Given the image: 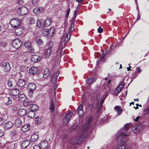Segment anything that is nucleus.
Wrapping results in <instances>:
<instances>
[{"mask_svg":"<svg viewBox=\"0 0 149 149\" xmlns=\"http://www.w3.org/2000/svg\"><path fill=\"white\" fill-rule=\"evenodd\" d=\"M130 129L129 124H127L124 125L123 129L119 130L116 134V139L117 140H120V144L124 143L126 141L125 136L129 135L130 133L129 132H125L128 130Z\"/></svg>","mask_w":149,"mask_h":149,"instance_id":"f257e3e1","label":"nucleus"},{"mask_svg":"<svg viewBox=\"0 0 149 149\" xmlns=\"http://www.w3.org/2000/svg\"><path fill=\"white\" fill-rule=\"evenodd\" d=\"M70 33H64L61 38L58 49L57 51L56 54L57 56L61 57L63 49L65 47L66 43L68 42L70 38Z\"/></svg>","mask_w":149,"mask_h":149,"instance_id":"f03ea898","label":"nucleus"},{"mask_svg":"<svg viewBox=\"0 0 149 149\" xmlns=\"http://www.w3.org/2000/svg\"><path fill=\"white\" fill-rule=\"evenodd\" d=\"M53 47V44L52 42L50 41L48 44V48L45 50L44 54L46 57H48L52 53Z\"/></svg>","mask_w":149,"mask_h":149,"instance_id":"7ed1b4c3","label":"nucleus"},{"mask_svg":"<svg viewBox=\"0 0 149 149\" xmlns=\"http://www.w3.org/2000/svg\"><path fill=\"white\" fill-rule=\"evenodd\" d=\"M54 29L53 28H51L49 29H43L42 30V33L44 36H46L49 35V36H52L54 33Z\"/></svg>","mask_w":149,"mask_h":149,"instance_id":"20e7f679","label":"nucleus"},{"mask_svg":"<svg viewBox=\"0 0 149 149\" xmlns=\"http://www.w3.org/2000/svg\"><path fill=\"white\" fill-rule=\"evenodd\" d=\"M21 23V20L17 18L13 19L10 22L11 26L15 28L18 27L20 25Z\"/></svg>","mask_w":149,"mask_h":149,"instance_id":"39448f33","label":"nucleus"},{"mask_svg":"<svg viewBox=\"0 0 149 149\" xmlns=\"http://www.w3.org/2000/svg\"><path fill=\"white\" fill-rule=\"evenodd\" d=\"M18 14L21 15H23L27 14L28 12V9L25 6H21L17 9Z\"/></svg>","mask_w":149,"mask_h":149,"instance_id":"423d86ee","label":"nucleus"},{"mask_svg":"<svg viewBox=\"0 0 149 149\" xmlns=\"http://www.w3.org/2000/svg\"><path fill=\"white\" fill-rule=\"evenodd\" d=\"M22 44L21 40L18 38H16L14 40L12 43L13 47L18 49L20 47Z\"/></svg>","mask_w":149,"mask_h":149,"instance_id":"0eeeda50","label":"nucleus"},{"mask_svg":"<svg viewBox=\"0 0 149 149\" xmlns=\"http://www.w3.org/2000/svg\"><path fill=\"white\" fill-rule=\"evenodd\" d=\"M29 109L31 110V111L29 112V114H32L33 116H29V117H30L31 118H33L34 117V113L33 112V111H36L38 110V107L36 105L32 104L29 107Z\"/></svg>","mask_w":149,"mask_h":149,"instance_id":"6e6552de","label":"nucleus"},{"mask_svg":"<svg viewBox=\"0 0 149 149\" xmlns=\"http://www.w3.org/2000/svg\"><path fill=\"white\" fill-rule=\"evenodd\" d=\"M73 113L70 112L67 113L63 119V124L64 125H67L70 119V118L73 115Z\"/></svg>","mask_w":149,"mask_h":149,"instance_id":"1a4fd4ad","label":"nucleus"},{"mask_svg":"<svg viewBox=\"0 0 149 149\" xmlns=\"http://www.w3.org/2000/svg\"><path fill=\"white\" fill-rule=\"evenodd\" d=\"M3 70L5 72H8L10 69L9 63L7 62H3L2 64Z\"/></svg>","mask_w":149,"mask_h":149,"instance_id":"9d476101","label":"nucleus"},{"mask_svg":"<svg viewBox=\"0 0 149 149\" xmlns=\"http://www.w3.org/2000/svg\"><path fill=\"white\" fill-rule=\"evenodd\" d=\"M124 87V85L123 84L122 82H120L118 86L116 88L115 91V93L116 95H118L119 93H120L122 90V88Z\"/></svg>","mask_w":149,"mask_h":149,"instance_id":"9b49d317","label":"nucleus"},{"mask_svg":"<svg viewBox=\"0 0 149 149\" xmlns=\"http://www.w3.org/2000/svg\"><path fill=\"white\" fill-rule=\"evenodd\" d=\"M31 59L32 61L36 62L40 61L41 59V57L38 55H33L32 56Z\"/></svg>","mask_w":149,"mask_h":149,"instance_id":"f8f14e48","label":"nucleus"},{"mask_svg":"<svg viewBox=\"0 0 149 149\" xmlns=\"http://www.w3.org/2000/svg\"><path fill=\"white\" fill-rule=\"evenodd\" d=\"M27 88L29 91H34L36 88V86L33 83L29 84L27 86Z\"/></svg>","mask_w":149,"mask_h":149,"instance_id":"ddd939ff","label":"nucleus"},{"mask_svg":"<svg viewBox=\"0 0 149 149\" xmlns=\"http://www.w3.org/2000/svg\"><path fill=\"white\" fill-rule=\"evenodd\" d=\"M24 31V29L22 27H20L16 29L15 31V33L17 35L20 36L22 34Z\"/></svg>","mask_w":149,"mask_h":149,"instance_id":"4468645a","label":"nucleus"},{"mask_svg":"<svg viewBox=\"0 0 149 149\" xmlns=\"http://www.w3.org/2000/svg\"><path fill=\"white\" fill-rule=\"evenodd\" d=\"M48 143L47 141L44 140L40 143V146L41 149H45L47 146Z\"/></svg>","mask_w":149,"mask_h":149,"instance_id":"2eb2a0df","label":"nucleus"},{"mask_svg":"<svg viewBox=\"0 0 149 149\" xmlns=\"http://www.w3.org/2000/svg\"><path fill=\"white\" fill-rule=\"evenodd\" d=\"M38 135L36 134H33L31 137L30 141L31 142H35L38 140Z\"/></svg>","mask_w":149,"mask_h":149,"instance_id":"dca6fc26","label":"nucleus"},{"mask_svg":"<svg viewBox=\"0 0 149 149\" xmlns=\"http://www.w3.org/2000/svg\"><path fill=\"white\" fill-rule=\"evenodd\" d=\"M26 84V81L22 79H19L17 84V86L20 87H22L24 86Z\"/></svg>","mask_w":149,"mask_h":149,"instance_id":"f3484780","label":"nucleus"},{"mask_svg":"<svg viewBox=\"0 0 149 149\" xmlns=\"http://www.w3.org/2000/svg\"><path fill=\"white\" fill-rule=\"evenodd\" d=\"M44 11L43 8H36L33 10V12L35 13L38 14L40 13L43 12Z\"/></svg>","mask_w":149,"mask_h":149,"instance_id":"a211bd4d","label":"nucleus"},{"mask_svg":"<svg viewBox=\"0 0 149 149\" xmlns=\"http://www.w3.org/2000/svg\"><path fill=\"white\" fill-rule=\"evenodd\" d=\"M82 106L81 104L77 109V113L79 116H82L83 113L84 111L83 110Z\"/></svg>","mask_w":149,"mask_h":149,"instance_id":"6ab92c4d","label":"nucleus"},{"mask_svg":"<svg viewBox=\"0 0 149 149\" xmlns=\"http://www.w3.org/2000/svg\"><path fill=\"white\" fill-rule=\"evenodd\" d=\"M30 144L29 141L27 140H24L22 143L21 147L23 148H26Z\"/></svg>","mask_w":149,"mask_h":149,"instance_id":"aec40b11","label":"nucleus"},{"mask_svg":"<svg viewBox=\"0 0 149 149\" xmlns=\"http://www.w3.org/2000/svg\"><path fill=\"white\" fill-rule=\"evenodd\" d=\"M13 126V123L12 122L9 121L3 125L4 128L7 129L10 128Z\"/></svg>","mask_w":149,"mask_h":149,"instance_id":"412c9836","label":"nucleus"},{"mask_svg":"<svg viewBox=\"0 0 149 149\" xmlns=\"http://www.w3.org/2000/svg\"><path fill=\"white\" fill-rule=\"evenodd\" d=\"M114 110L115 111L117 112L118 115H120L123 111V109L121 108L120 107L118 106H116L114 107Z\"/></svg>","mask_w":149,"mask_h":149,"instance_id":"4be33fe9","label":"nucleus"},{"mask_svg":"<svg viewBox=\"0 0 149 149\" xmlns=\"http://www.w3.org/2000/svg\"><path fill=\"white\" fill-rule=\"evenodd\" d=\"M37 71V68L35 67H32L29 70V73L31 74H36Z\"/></svg>","mask_w":149,"mask_h":149,"instance_id":"5701e85b","label":"nucleus"},{"mask_svg":"<svg viewBox=\"0 0 149 149\" xmlns=\"http://www.w3.org/2000/svg\"><path fill=\"white\" fill-rule=\"evenodd\" d=\"M51 19L50 18H47L45 22H43L44 26L46 27L49 26L51 24Z\"/></svg>","mask_w":149,"mask_h":149,"instance_id":"b1692460","label":"nucleus"},{"mask_svg":"<svg viewBox=\"0 0 149 149\" xmlns=\"http://www.w3.org/2000/svg\"><path fill=\"white\" fill-rule=\"evenodd\" d=\"M22 122L20 118L16 119L15 121V125L17 127H18L22 125Z\"/></svg>","mask_w":149,"mask_h":149,"instance_id":"393cba45","label":"nucleus"},{"mask_svg":"<svg viewBox=\"0 0 149 149\" xmlns=\"http://www.w3.org/2000/svg\"><path fill=\"white\" fill-rule=\"evenodd\" d=\"M26 110L23 109H20L18 111V114L20 116H23L26 114Z\"/></svg>","mask_w":149,"mask_h":149,"instance_id":"a878e982","label":"nucleus"},{"mask_svg":"<svg viewBox=\"0 0 149 149\" xmlns=\"http://www.w3.org/2000/svg\"><path fill=\"white\" fill-rule=\"evenodd\" d=\"M50 74V72L49 69L47 68H46L45 69L43 72V77L45 78H47L49 75Z\"/></svg>","mask_w":149,"mask_h":149,"instance_id":"bb28decb","label":"nucleus"},{"mask_svg":"<svg viewBox=\"0 0 149 149\" xmlns=\"http://www.w3.org/2000/svg\"><path fill=\"white\" fill-rule=\"evenodd\" d=\"M36 25L39 28L43 27L44 26L43 22H42V20H38L36 23Z\"/></svg>","mask_w":149,"mask_h":149,"instance_id":"cd10ccee","label":"nucleus"},{"mask_svg":"<svg viewBox=\"0 0 149 149\" xmlns=\"http://www.w3.org/2000/svg\"><path fill=\"white\" fill-rule=\"evenodd\" d=\"M126 145L125 143L123 144L118 145L114 148V149H125Z\"/></svg>","mask_w":149,"mask_h":149,"instance_id":"c85d7f7f","label":"nucleus"},{"mask_svg":"<svg viewBox=\"0 0 149 149\" xmlns=\"http://www.w3.org/2000/svg\"><path fill=\"white\" fill-rule=\"evenodd\" d=\"M17 89H15L13 91V92L14 93H15V92H16V93L13 94L14 95L13 96L12 98L14 100H16L17 99V95L19 93V91H20L19 90H18V92L17 91Z\"/></svg>","mask_w":149,"mask_h":149,"instance_id":"c756f323","label":"nucleus"},{"mask_svg":"<svg viewBox=\"0 0 149 149\" xmlns=\"http://www.w3.org/2000/svg\"><path fill=\"white\" fill-rule=\"evenodd\" d=\"M25 95L23 94H20L17 95L18 100L19 101H23L25 99Z\"/></svg>","mask_w":149,"mask_h":149,"instance_id":"7c9ffc66","label":"nucleus"},{"mask_svg":"<svg viewBox=\"0 0 149 149\" xmlns=\"http://www.w3.org/2000/svg\"><path fill=\"white\" fill-rule=\"evenodd\" d=\"M34 103V101L32 100H26L25 101L23 104L25 106H27L29 105H31Z\"/></svg>","mask_w":149,"mask_h":149,"instance_id":"2f4dec72","label":"nucleus"},{"mask_svg":"<svg viewBox=\"0 0 149 149\" xmlns=\"http://www.w3.org/2000/svg\"><path fill=\"white\" fill-rule=\"evenodd\" d=\"M4 100L7 102L6 103V105L10 104L12 103L11 99L9 97H6L4 98Z\"/></svg>","mask_w":149,"mask_h":149,"instance_id":"473e14b6","label":"nucleus"},{"mask_svg":"<svg viewBox=\"0 0 149 149\" xmlns=\"http://www.w3.org/2000/svg\"><path fill=\"white\" fill-rule=\"evenodd\" d=\"M96 80L95 78H90L86 80L87 83L88 84H91L94 82Z\"/></svg>","mask_w":149,"mask_h":149,"instance_id":"72a5a7b5","label":"nucleus"},{"mask_svg":"<svg viewBox=\"0 0 149 149\" xmlns=\"http://www.w3.org/2000/svg\"><path fill=\"white\" fill-rule=\"evenodd\" d=\"M29 129V127L28 125H24L22 127V130L24 132L28 130Z\"/></svg>","mask_w":149,"mask_h":149,"instance_id":"f704fd0d","label":"nucleus"},{"mask_svg":"<svg viewBox=\"0 0 149 149\" xmlns=\"http://www.w3.org/2000/svg\"><path fill=\"white\" fill-rule=\"evenodd\" d=\"M36 41L38 45H41L43 44V41L40 39L39 37H37L36 38Z\"/></svg>","mask_w":149,"mask_h":149,"instance_id":"c9c22d12","label":"nucleus"},{"mask_svg":"<svg viewBox=\"0 0 149 149\" xmlns=\"http://www.w3.org/2000/svg\"><path fill=\"white\" fill-rule=\"evenodd\" d=\"M34 121L36 123L38 124L40 123L42 121V119L40 117L38 116L34 119Z\"/></svg>","mask_w":149,"mask_h":149,"instance_id":"e433bc0d","label":"nucleus"},{"mask_svg":"<svg viewBox=\"0 0 149 149\" xmlns=\"http://www.w3.org/2000/svg\"><path fill=\"white\" fill-rule=\"evenodd\" d=\"M91 121V117H90L89 118L88 121L87 122V123L86 125H85V127L86 129H88L90 127L89 125V123H90Z\"/></svg>","mask_w":149,"mask_h":149,"instance_id":"4c0bfd02","label":"nucleus"},{"mask_svg":"<svg viewBox=\"0 0 149 149\" xmlns=\"http://www.w3.org/2000/svg\"><path fill=\"white\" fill-rule=\"evenodd\" d=\"M29 24H33L35 22V20L33 17L30 18L29 19Z\"/></svg>","mask_w":149,"mask_h":149,"instance_id":"58836bf2","label":"nucleus"},{"mask_svg":"<svg viewBox=\"0 0 149 149\" xmlns=\"http://www.w3.org/2000/svg\"><path fill=\"white\" fill-rule=\"evenodd\" d=\"M55 109V105L54 103L53 100L52 101L51 103L50 107V109L52 111H53Z\"/></svg>","mask_w":149,"mask_h":149,"instance_id":"ea45409f","label":"nucleus"},{"mask_svg":"<svg viewBox=\"0 0 149 149\" xmlns=\"http://www.w3.org/2000/svg\"><path fill=\"white\" fill-rule=\"evenodd\" d=\"M7 85H8V86L12 88L13 86V82L10 80H8L7 83Z\"/></svg>","mask_w":149,"mask_h":149,"instance_id":"a19ab883","label":"nucleus"},{"mask_svg":"<svg viewBox=\"0 0 149 149\" xmlns=\"http://www.w3.org/2000/svg\"><path fill=\"white\" fill-rule=\"evenodd\" d=\"M28 51L29 52L33 53L35 52V50L33 46H31L28 48Z\"/></svg>","mask_w":149,"mask_h":149,"instance_id":"79ce46f5","label":"nucleus"},{"mask_svg":"<svg viewBox=\"0 0 149 149\" xmlns=\"http://www.w3.org/2000/svg\"><path fill=\"white\" fill-rule=\"evenodd\" d=\"M105 54H104L103 53L102 54V56L100 57V58L99 60H97V63L96 64H97L98 63L99 61H104V57L105 56Z\"/></svg>","mask_w":149,"mask_h":149,"instance_id":"37998d69","label":"nucleus"},{"mask_svg":"<svg viewBox=\"0 0 149 149\" xmlns=\"http://www.w3.org/2000/svg\"><path fill=\"white\" fill-rule=\"evenodd\" d=\"M24 45L25 47L28 48L31 46V42H27L24 43Z\"/></svg>","mask_w":149,"mask_h":149,"instance_id":"c03bdc74","label":"nucleus"},{"mask_svg":"<svg viewBox=\"0 0 149 149\" xmlns=\"http://www.w3.org/2000/svg\"><path fill=\"white\" fill-rule=\"evenodd\" d=\"M77 142V140L74 138H72L71 140V143L73 144H75Z\"/></svg>","mask_w":149,"mask_h":149,"instance_id":"a18cd8bd","label":"nucleus"},{"mask_svg":"<svg viewBox=\"0 0 149 149\" xmlns=\"http://www.w3.org/2000/svg\"><path fill=\"white\" fill-rule=\"evenodd\" d=\"M70 8L68 7L67 10L66 11V14L65 15V17L66 18L68 17L69 15L70 12Z\"/></svg>","mask_w":149,"mask_h":149,"instance_id":"49530a36","label":"nucleus"},{"mask_svg":"<svg viewBox=\"0 0 149 149\" xmlns=\"http://www.w3.org/2000/svg\"><path fill=\"white\" fill-rule=\"evenodd\" d=\"M39 0H33V4L35 6H37L39 3Z\"/></svg>","mask_w":149,"mask_h":149,"instance_id":"de8ad7c7","label":"nucleus"},{"mask_svg":"<svg viewBox=\"0 0 149 149\" xmlns=\"http://www.w3.org/2000/svg\"><path fill=\"white\" fill-rule=\"evenodd\" d=\"M144 112L145 113V114L148 113L149 114V106L144 110Z\"/></svg>","mask_w":149,"mask_h":149,"instance_id":"09e8293b","label":"nucleus"},{"mask_svg":"<svg viewBox=\"0 0 149 149\" xmlns=\"http://www.w3.org/2000/svg\"><path fill=\"white\" fill-rule=\"evenodd\" d=\"M59 71H57L56 73H54L53 76L57 78V77L58 76L59 74Z\"/></svg>","mask_w":149,"mask_h":149,"instance_id":"8fccbe9b","label":"nucleus"},{"mask_svg":"<svg viewBox=\"0 0 149 149\" xmlns=\"http://www.w3.org/2000/svg\"><path fill=\"white\" fill-rule=\"evenodd\" d=\"M57 78L56 77H54V76L53 77H52V82L53 83H55L56 81L57 80Z\"/></svg>","mask_w":149,"mask_h":149,"instance_id":"3c124183","label":"nucleus"},{"mask_svg":"<svg viewBox=\"0 0 149 149\" xmlns=\"http://www.w3.org/2000/svg\"><path fill=\"white\" fill-rule=\"evenodd\" d=\"M77 13V12H76V11L75 10L74 13V15L72 19V20H73L74 21L76 18L77 15L76 14Z\"/></svg>","mask_w":149,"mask_h":149,"instance_id":"603ef678","label":"nucleus"},{"mask_svg":"<svg viewBox=\"0 0 149 149\" xmlns=\"http://www.w3.org/2000/svg\"><path fill=\"white\" fill-rule=\"evenodd\" d=\"M33 149H41L39 145H36L33 148Z\"/></svg>","mask_w":149,"mask_h":149,"instance_id":"864d4df0","label":"nucleus"},{"mask_svg":"<svg viewBox=\"0 0 149 149\" xmlns=\"http://www.w3.org/2000/svg\"><path fill=\"white\" fill-rule=\"evenodd\" d=\"M33 91H29V95L30 97L33 96Z\"/></svg>","mask_w":149,"mask_h":149,"instance_id":"5fc2aeb1","label":"nucleus"},{"mask_svg":"<svg viewBox=\"0 0 149 149\" xmlns=\"http://www.w3.org/2000/svg\"><path fill=\"white\" fill-rule=\"evenodd\" d=\"M97 31L98 33H101L103 32V29L102 28L99 27Z\"/></svg>","mask_w":149,"mask_h":149,"instance_id":"6e6d98bb","label":"nucleus"},{"mask_svg":"<svg viewBox=\"0 0 149 149\" xmlns=\"http://www.w3.org/2000/svg\"><path fill=\"white\" fill-rule=\"evenodd\" d=\"M4 134L3 131L0 129V137L2 136Z\"/></svg>","mask_w":149,"mask_h":149,"instance_id":"4d7b16f0","label":"nucleus"},{"mask_svg":"<svg viewBox=\"0 0 149 149\" xmlns=\"http://www.w3.org/2000/svg\"><path fill=\"white\" fill-rule=\"evenodd\" d=\"M17 2L19 4L22 5L23 3V0H18Z\"/></svg>","mask_w":149,"mask_h":149,"instance_id":"13d9d810","label":"nucleus"},{"mask_svg":"<svg viewBox=\"0 0 149 149\" xmlns=\"http://www.w3.org/2000/svg\"><path fill=\"white\" fill-rule=\"evenodd\" d=\"M137 70L139 73L141 71V69L139 67H137Z\"/></svg>","mask_w":149,"mask_h":149,"instance_id":"bf43d9fd","label":"nucleus"},{"mask_svg":"<svg viewBox=\"0 0 149 149\" xmlns=\"http://www.w3.org/2000/svg\"><path fill=\"white\" fill-rule=\"evenodd\" d=\"M135 128V130H136V131H138V128L136 127V126L135 125V126H134V127H132V129H134V128Z\"/></svg>","mask_w":149,"mask_h":149,"instance_id":"052dcab7","label":"nucleus"},{"mask_svg":"<svg viewBox=\"0 0 149 149\" xmlns=\"http://www.w3.org/2000/svg\"><path fill=\"white\" fill-rule=\"evenodd\" d=\"M107 96V95H105L103 96V97L102 98L101 100H102L103 101H104V100H105V99L106 98Z\"/></svg>","mask_w":149,"mask_h":149,"instance_id":"680f3d73","label":"nucleus"},{"mask_svg":"<svg viewBox=\"0 0 149 149\" xmlns=\"http://www.w3.org/2000/svg\"><path fill=\"white\" fill-rule=\"evenodd\" d=\"M72 25L71 26V28H72V27L73 28L74 24V21L73 20H72Z\"/></svg>","mask_w":149,"mask_h":149,"instance_id":"e2e57ef3","label":"nucleus"},{"mask_svg":"<svg viewBox=\"0 0 149 149\" xmlns=\"http://www.w3.org/2000/svg\"><path fill=\"white\" fill-rule=\"evenodd\" d=\"M3 120V118L2 117H0V123L2 122Z\"/></svg>","mask_w":149,"mask_h":149,"instance_id":"0e129e2a","label":"nucleus"},{"mask_svg":"<svg viewBox=\"0 0 149 149\" xmlns=\"http://www.w3.org/2000/svg\"><path fill=\"white\" fill-rule=\"evenodd\" d=\"M139 116H138L136 117V118L135 119H134V120L136 121H137L139 120Z\"/></svg>","mask_w":149,"mask_h":149,"instance_id":"69168bd1","label":"nucleus"},{"mask_svg":"<svg viewBox=\"0 0 149 149\" xmlns=\"http://www.w3.org/2000/svg\"><path fill=\"white\" fill-rule=\"evenodd\" d=\"M57 87V85L56 84H55L54 85V91H55V90L56 89Z\"/></svg>","mask_w":149,"mask_h":149,"instance_id":"338daca9","label":"nucleus"},{"mask_svg":"<svg viewBox=\"0 0 149 149\" xmlns=\"http://www.w3.org/2000/svg\"><path fill=\"white\" fill-rule=\"evenodd\" d=\"M104 102V101H103L102 100H101V101L100 102V105L101 106L102 105V104H103Z\"/></svg>","mask_w":149,"mask_h":149,"instance_id":"774afa93","label":"nucleus"}]
</instances>
